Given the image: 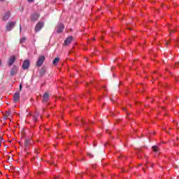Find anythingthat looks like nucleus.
I'll list each match as a JSON object with an SVG mask.
<instances>
[{
  "instance_id": "obj_9",
  "label": "nucleus",
  "mask_w": 179,
  "mask_h": 179,
  "mask_svg": "<svg viewBox=\"0 0 179 179\" xmlns=\"http://www.w3.org/2000/svg\"><path fill=\"white\" fill-rule=\"evenodd\" d=\"M64 29H65V27L63 25V24H59L56 27L57 33H62V31H64Z\"/></svg>"
},
{
  "instance_id": "obj_25",
  "label": "nucleus",
  "mask_w": 179,
  "mask_h": 179,
  "mask_svg": "<svg viewBox=\"0 0 179 179\" xmlns=\"http://www.w3.org/2000/svg\"><path fill=\"white\" fill-rule=\"evenodd\" d=\"M152 167H153V164H152Z\"/></svg>"
},
{
  "instance_id": "obj_18",
  "label": "nucleus",
  "mask_w": 179,
  "mask_h": 179,
  "mask_svg": "<svg viewBox=\"0 0 179 179\" xmlns=\"http://www.w3.org/2000/svg\"><path fill=\"white\" fill-rule=\"evenodd\" d=\"M34 121L37 122V116H34Z\"/></svg>"
},
{
  "instance_id": "obj_24",
  "label": "nucleus",
  "mask_w": 179,
  "mask_h": 179,
  "mask_svg": "<svg viewBox=\"0 0 179 179\" xmlns=\"http://www.w3.org/2000/svg\"><path fill=\"white\" fill-rule=\"evenodd\" d=\"M91 156V157H93V155H90Z\"/></svg>"
},
{
  "instance_id": "obj_22",
  "label": "nucleus",
  "mask_w": 179,
  "mask_h": 179,
  "mask_svg": "<svg viewBox=\"0 0 179 179\" xmlns=\"http://www.w3.org/2000/svg\"><path fill=\"white\" fill-rule=\"evenodd\" d=\"M20 30H22V27H20Z\"/></svg>"
},
{
  "instance_id": "obj_13",
  "label": "nucleus",
  "mask_w": 179,
  "mask_h": 179,
  "mask_svg": "<svg viewBox=\"0 0 179 179\" xmlns=\"http://www.w3.org/2000/svg\"><path fill=\"white\" fill-rule=\"evenodd\" d=\"M45 72H46L45 68L43 67L41 69V70L40 71L41 76H43V75H44V73H45Z\"/></svg>"
},
{
  "instance_id": "obj_8",
  "label": "nucleus",
  "mask_w": 179,
  "mask_h": 179,
  "mask_svg": "<svg viewBox=\"0 0 179 179\" xmlns=\"http://www.w3.org/2000/svg\"><path fill=\"white\" fill-rule=\"evenodd\" d=\"M9 17H10V11H7L3 15L2 20H3V22H6Z\"/></svg>"
},
{
  "instance_id": "obj_6",
  "label": "nucleus",
  "mask_w": 179,
  "mask_h": 179,
  "mask_svg": "<svg viewBox=\"0 0 179 179\" xmlns=\"http://www.w3.org/2000/svg\"><path fill=\"white\" fill-rule=\"evenodd\" d=\"M15 24H16V22H8L6 25V30L8 31H10V30H12V29L15 27Z\"/></svg>"
},
{
  "instance_id": "obj_27",
  "label": "nucleus",
  "mask_w": 179,
  "mask_h": 179,
  "mask_svg": "<svg viewBox=\"0 0 179 179\" xmlns=\"http://www.w3.org/2000/svg\"><path fill=\"white\" fill-rule=\"evenodd\" d=\"M0 1H3V0H0Z\"/></svg>"
},
{
  "instance_id": "obj_14",
  "label": "nucleus",
  "mask_w": 179,
  "mask_h": 179,
  "mask_svg": "<svg viewBox=\"0 0 179 179\" xmlns=\"http://www.w3.org/2000/svg\"><path fill=\"white\" fill-rule=\"evenodd\" d=\"M58 62H59V57H56L54 61H53V65H57Z\"/></svg>"
},
{
  "instance_id": "obj_3",
  "label": "nucleus",
  "mask_w": 179,
  "mask_h": 179,
  "mask_svg": "<svg viewBox=\"0 0 179 179\" xmlns=\"http://www.w3.org/2000/svg\"><path fill=\"white\" fill-rule=\"evenodd\" d=\"M44 61H45V57L44 56H41L36 62V66H41V65L44 64Z\"/></svg>"
},
{
  "instance_id": "obj_7",
  "label": "nucleus",
  "mask_w": 179,
  "mask_h": 179,
  "mask_svg": "<svg viewBox=\"0 0 179 179\" xmlns=\"http://www.w3.org/2000/svg\"><path fill=\"white\" fill-rule=\"evenodd\" d=\"M15 61H16V57L15 55L11 56L8 61V66H12V64H15Z\"/></svg>"
},
{
  "instance_id": "obj_19",
  "label": "nucleus",
  "mask_w": 179,
  "mask_h": 179,
  "mask_svg": "<svg viewBox=\"0 0 179 179\" xmlns=\"http://www.w3.org/2000/svg\"><path fill=\"white\" fill-rule=\"evenodd\" d=\"M10 114V112H7V113H6V115H7V117H9Z\"/></svg>"
},
{
  "instance_id": "obj_15",
  "label": "nucleus",
  "mask_w": 179,
  "mask_h": 179,
  "mask_svg": "<svg viewBox=\"0 0 179 179\" xmlns=\"http://www.w3.org/2000/svg\"><path fill=\"white\" fill-rule=\"evenodd\" d=\"M152 150L153 152H155V153H157V152H159V148H157V146H153Z\"/></svg>"
},
{
  "instance_id": "obj_2",
  "label": "nucleus",
  "mask_w": 179,
  "mask_h": 179,
  "mask_svg": "<svg viewBox=\"0 0 179 179\" xmlns=\"http://www.w3.org/2000/svg\"><path fill=\"white\" fill-rule=\"evenodd\" d=\"M43 27H44V22H38L35 27L36 33H38V31H40V30H41Z\"/></svg>"
},
{
  "instance_id": "obj_4",
  "label": "nucleus",
  "mask_w": 179,
  "mask_h": 179,
  "mask_svg": "<svg viewBox=\"0 0 179 179\" xmlns=\"http://www.w3.org/2000/svg\"><path fill=\"white\" fill-rule=\"evenodd\" d=\"M19 100H20V92L17 91L13 95V101L14 103H17Z\"/></svg>"
},
{
  "instance_id": "obj_26",
  "label": "nucleus",
  "mask_w": 179,
  "mask_h": 179,
  "mask_svg": "<svg viewBox=\"0 0 179 179\" xmlns=\"http://www.w3.org/2000/svg\"><path fill=\"white\" fill-rule=\"evenodd\" d=\"M0 65H1V60H0Z\"/></svg>"
},
{
  "instance_id": "obj_12",
  "label": "nucleus",
  "mask_w": 179,
  "mask_h": 179,
  "mask_svg": "<svg viewBox=\"0 0 179 179\" xmlns=\"http://www.w3.org/2000/svg\"><path fill=\"white\" fill-rule=\"evenodd\" d=\"M49 99H50V95L48 94V93H47V92L43 94V98L42 100L43 103H47V101H48Z\"/></svg>"
},
{
  "instance_id": "obj_5",
  "label": "nucleus",
  "mask_w": 179,
  "mask_h": 179,
  "mask_svg": "<svg viewBox=\"0 0 179 179\" xmlns=\"http://www.w3.org/2000/svg\"><path fill=\"white\" fill-rule=\"evenodd\" d=\"M19 71V69L16 66H13V68L10 70V76H15V75L17 74V72Z\"/></svg>"
},
{
  "instance_id": "obj_17",
  "label": "nucleus",
  "mask_w": 179,
  "mask_h": 179,
  "mask_svg": "<svg viewBox=\"0 0 179 179\" xmlns=\"http://www.w3.org/2000/svg\"><path fill=\"white\" fill-rule=\"evenodd\" d=\"M24 144L27 146L29 145V141L25 140Z\"/></svg>"
},
{
  "instance_id": "obj_23",
  "label": "nucleus",
  "mask_w": 179,
  "mask_h": 179,
  "mask_svg": "<svg viewBox=\"0 0 179 179\" xmlns=\"http://www.w3.org/2000/svg\"><path fill=\"white\" fill-rule=\"evenodd\" d=\"M123 110L125 111V110H127V109L126 108H123Z\"/></svg>"
},
{
  "instance_id": "obj_1",
  "label": "nucleus",
  "mask_w": 179,
  "mask_h": 179,
  "mask_svg": "<svg viewBox=\"0 0 179 179\" xmlns=\"http://www.w3.org/2000/svg\"><path fill=\"white\" fill-rule=\"evenodd\" d=\"M39 17H40V13H34L31 15L30 20L31 22H37Z\"/></svg>"
},
{
  "instance_id": "obj_11",
  "label": "nucleus",
  "mask_w": 179,
  "mask_h": 179,
  "mask_svg": "<svg viewBox=\"0 0 179 179\" xmlns=\"http://www.w3.org/2000/svg\"><path fill=\"white\" fill-rule=\"evenodd\" d=\"M72 40H73V38L72 36H69L64 41V45H69V44H71V43H72Z\"/></svg>"
},
{
  "instance_id": "obj_16",
  "label": "nucleus",
  "mask_w": 179,
  "mask_h": 179,
  "mask_svg": "<svg viewBox=\"0 0 179 179\" xmlns=\"http://www.w3.org/2000/svg\"><path fill=\"white\" fill-rule=\"evenodd\" d=\"M24 41H26V38H22L20 39V43L21 44H23V43H24Z\"/></svg>"
},
{
  "instance_id": "obj_20",
  "label": "nucleus",
  "mask_w": 179,
  "mask_h": 179,
  "mask_svg": "<svg viewBox=\"0 0 179 179\" xmlns=\"http://www.w3.org/2000/svg\"><path fill=\"white\" fill-rule=\"evenodd\" d=\"M22 84L20 85V90H22Z\"/></svg>"
},
{
  "instance_id": "obj_10",
  "label": "nucleus",
  "mask_w": 179,
  "mask_h": 179,
  "mask_svg": "<svg viewBox=\"0 0 179 179\" xmlns=\"http://www.w3.org/2000/svg\"><path fill=\"white\" fill-rule=\"evenodd\" d=\"M30 66V61L25 60L22 64V69H29Z\"/></svg>"
},
{
  "instance_id": "obj_21",
  "label": "nucleus",
  "mask_w": 179,
  "mask_h": 179,
  "mask_svg": "<svg viewBox=\"0 0 179 179\" xmlns=\"http://www.w3.org/2000/svg\"><path fill=\"white\" fill-rule=\"evenodd\" d=\"M28 2H34V0H28Z\"/></svg>"
}]
</instances>
